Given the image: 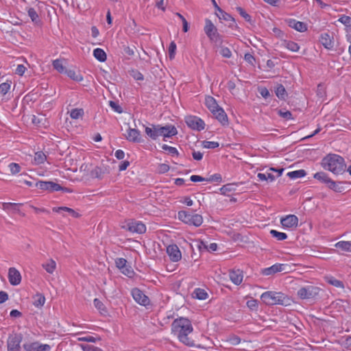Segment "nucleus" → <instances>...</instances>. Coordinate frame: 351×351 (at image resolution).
Wrapping results in <instances>:
<instances>
[{
  "label": "nucleus",
  "mask_w": 351,
  "mask_h": 351,
  "mask_svg": "<svg viewBox=\"0 0 351 351\" xmlns=\"http://www.w3.org/2000/svg\"><path fill=\"white\" fill-rule=\"evenodd\" d=\"M132 295L134 300L141 305L146 306L149 303V298L138 288L132 290Z\"/></svg>",
  "instance_id": "9b49d317"
},
{
  "label": "nucleus",
  "mask_w": 351,
  "mask_h": 351,
  "mask_svg": "<svg viewBox=\"0 0 351 351\" xmlns=\"http://www.w3.org/2000/svg\"><path fill=\"white\" fill-rule=\"evenodd\" d=\"M278 114L280 117H282L284 119H293L292 114L289 110L282 111V110H279Z\"/></svg>",
  "instance_id": "0e129e2a"
},
{
  "label": "nucleus",
  "mask_w": 351,
  "mask_h": 351,
  "mask_svg": "<svg viewBox=\"0 0 351 351\" xmlns=\"http://www.w3.org/2000/svg\"><path fill=\"white\" fill-rule=\"evenodd\" d=\"M45 302V298L41 293H37L33 297V304L36 307H41Z\"/></svg>",
  "instance_id": "7c9ffc66"
},
{
  "label": "nucleus",
  "mask_w": 351,
  "mask_h": 351,
  "mask_svg": "<svg viewBox=\"0 0 351 351\" xmlns=\"http://www.w3.org/2000/svg\"><path fill=\"white\" fill-rule=\"evenodd\" d=\"M203 223V217L198 214H194L191 217V222L189 225H193L196 227L200 226Z\"/></svg>",
  "instance_id": "c9c22d12"
},
{
  "label": "nucleus",
  "mask_w": 351,
  "mask_h": 351,
  "mask_svg": "<svg viewBox=\"0 0 351 351\" xmlns=\"http://www.w3.org/2000/svg\"><path fill=\"white\" fill-rule=\"evenodd\" d=\"M288 25L290 27L293 28L300 32H304L307 29L306 23L301 21H298L295 19H289L288 21Z\"/></svg>",
  "instance_id": "4be33fe9"
},
{
  "label": "nucleus",
  "mask_w": 351,
  "mask_h": 351,
  "mask_svg": "<svg viewBox=\"0 0 351 351\" xmlns=\"http://www.w3.org/2000/svg\"><path fill=\"white\" fill-rule=\"evenodd\" d=\"M121 271L123 274L130 278L132 277L134 275L133 269L131 268V267L128 266L127 265H125V267L124 269H121Z\"/></svg>",
  "instance_id": "052dcab7"
},
{
  "label": "nucleus",
  "mask_w": 351,
  "mask_h": 351,
  "mask_svg": "<svg viewBox=\"0 0 351 351\" xmlns=\"http://www.w3.org/2000/svg\"><path fill=\"white\" fill-rule=\"evenodd\" d=\"M169 170V166L166 164H160L158 167V171L160 173H165Z\"/></svg>",
  "instance_id": "774afa93"
},
{
  "label": "nucleus",
  "mask_w": 351,
  "mask_h": 351,
  "mask_svg": "<svg viewBox=\"0 0 351 351\" xmlns=\"http://www.w3.org/2000/svg\"><path fill=\"white\" fill-rule=\"evenodd\" d=\"M220 54L226 58H230L232 56V52L229 48L226 47H221L220 50Z\"/></svg>",
  "instance_id": "4d7b16f0"
},
{
  "label": "nucleus",
  "mask_w": 351,
  "mask_h": 351,
  "mask_svg": "<svg viewBox=\"0 0 351 351\" xmlns=\"http://www.w3.org/2000/svg\"><path fill=\"white\" fill-rule=\"evenodd\" d=\"M167 252L173 262H178L182 258V254L176 245H169L167 247Z\"/></svg>",
  "instance_id": "4468645a"
},
{
  "label": "nucleus",
  "mask_w": 351,
  "mask_h": 351,
  "mask_svg": "<svg viewBox=\"0 0 351 351\" xmlns=\"http://www.w3.org/2000/svg\"><path fill=\"white\" fill-rule=\"evenodd\" d=\"M126 228L131 232L143 234L146 231V227L141 221L131 220L127 225Z\"/></svg>",
  "instance_id": "9d476101"
},
{
  "label": "nucleus",
  "mask_w": 351,
  "mask_h": 351,
  "mask_svg": "<svg viewBox=\"0 0 351 351\" xmlns=\"http://www.w3.org/2000/svg\"><path fill=\"white\" fill-rule=\"evenodd\" d=\"M193 297L198 300H205L208 297V293L204 289L197 288L193 291Z\"/></svg>",
  "instance_id": "f704fd0d"
},
{
  "label": "nucleus",
  "mask_w": 351,
  "mask_h": 351,
  "mask_svg": "<svg viewBox=\"0 0 351 351\" xmlns=\"http://www.w3.org/2000/svg\"><path fill=\"white\" fill-rule=\"evenodd\" d=\"M261 298L267 305H284L288 301L287 296L281 292L266 291L262 293Z\"/></svg>",
  "instance_id": "7ed1b4c3"
},
{
  "label": "nucleus",
  "mask_w": 351,
  "mask_h": 351,
  "mask_svg": "<svg viewBox=\"0 0 351 351\" xmlns=\"http://www.w3.org/2000/svg\"><path fill=\"white\" fill-rule=\"evenodd\" d=\"M247 306L251 310H256L258 308V303L256 300H250L246 303Z\"/></svg>",
  "instance_id": "680f3d73"
},
{
  "label": "nucleus",
  "mask_w": 351,
  "mask_h": 351,
  "mask_svg": "<svg viewBox=\"0 0 351 351\" xmlns=\"http://www.w3.org/2000/svg\"><path fill=\"white\" fill-rule=\"evenodd\" d=\"M10 88V84L8 82L2 83L0 84V93L2 95H5Z\"/></svg>",
  "instance_id": "bf43d9fd"
},
{
  "label": "nucleus",
  "mask_w": 351,
  "mask_h": 351,
  "mask_svg": "<svg viewBox=\"0 0 351 351\" xmlns=\"http://www.w3.org/2000/svg\"><path fill=\"white\" fill-rule=\"evenodd\" d=\"M237 10L239 14L245 19L246 21L250 22L251 16L247 13H246V12L242 8L237 7Z\"/></svg>",
  "instance_id": "13d9d810"
},
{
  "label": "nucleus",
  "mask_w": 351,
  "mask_h": 351,
  "mask_svg": "<svg viewBox=\"0 0 351 351\" xmlns=\"http://www.w3.org/2000/svg\"><path fill=\"white\" fill-rule=\"evenodd\" d=\"M109 104L115 112L118 113H121L123 112L122 108L115 101H110Z\"/></svg>",
  "instance_id": "e2e57ef3"
},
{
  "label": "nucleus",
  "mask_w": 351,
  "mask_h": 351,
  "mask_svg": "<svg viewBox=\"0 0 351 351\" xmlns=\"http://www.w3.org/2000/svg\"><path fill=\"white\" fill-rule=\"evenodd\" d=\"M64 73H66L71 79L76 82H81L83 80L82 75L80 73L75 72L74 70L66 69Z\"/></svg>",
  "instance_id": "473e14b6"
},
{
  "label": "nucleus",
  "mask_w": 351,
  "mask_h": 351,
  "mask_svg": "<svg viewBox=\"0 0 351 351\" xmlns=\"http://www.w3.org/2000/svg\"><path fill=\"white\" fill-rule=\"evenodd\" d=\"M206 35L209 40L215 44H221L223 42L222 36L219 34L217 27L210 19L205 20V26L204 28Z\"/></svg>",
  "instance_id": "20e7f679"
},
{
  "label": "nucleus",
  "mask_w": 351,
  "mask_h": 351,
  "mask_svg": "<svg viewBox=\"0 0 351 351\" xmlns=\"http://www.w3.org/2000/svg\"><path fill=\"white\" fill-rule=\"evenodd\" d=\"M125 138L128 141L133 143H141L142 141L140 131L130 128L127 130Z\"/></svg>",
  "instance_id": "f3484780"
},
{
  "label": "nucleus",
  "mask_w": 351,
  "mask_h": 351,
  "mask_svg": "<svg viewBox=\"0 0 351 351\" xmlns=\"http://www.w3.org/2000/svg\"><path fill=\"white\" fill-rule=\"evenodd\" d=\"M287 267L288 265L287 264L276 263L269 267L262 269L261 273L264 276H272L286 270Z\"/></svg>",
  "instance_id": "1a4fd4ad"
},
{
  "label": "nucleus",
  "mask_w": 351,
  "mask_h": 351,
  "mask_svg": "<svg viewBox=\"0 0 351 351\" xmlns=\"http://www.w3.org/2000/svg\"><path fill=\"white\" fill-rule=\"evenodd\" d=\"M319 289L317 287L308 285L300 288L298 291V295L300 298L304 300L313 299L318 295Z\"/></svg>",
  "instance_id": "39448f33"
},
{
  "label": "nucleus",
  "mask_w": 351,
  "mask_h": 351,
  "mask_svg": "<svg viewBox=\"0 0 351 351\" xmlns=\"http://www.w3.org/2000/svg\"><path fill=\"white\" fill-rule=\"evenodd\" d=\"M46 160L45 154L42 152H38L35 154L34 161L37 165L43 164Z\"/></svg>",
  "instance_id": "49530a36"
},
{
  "label": "nucleus",
  "mask_w": 351,
  "mask_h": 351,
  "mask_svg": "<svg viewBox=\"0 0 351 351\" xmlns=\"http://www.w3.org/2000/svg\"><path fill=\"white\" fill-rule=\"evenodd\" d=\"M104 173V171L101 169V167H95L90 173V176L93 178H101L102 175Z\"/></svg>",
  "instance_id": "79ce46f5"
},
{
  "label": "nucleus",
  "mask_w": 351,
  "mask_h": 351,
  "mask_svg": "<svg viewBox=\"0 0 351 351\" xmlns=\"http://www.w3.org/2000/svg\"><path fill=\"white\" fill-rule=\"evenodd\" d=\"M338 21L348 27L351 26V17L348 16L343 15Z\"/></svg>",
  "instance_id": "6e6d98bb"
},
{
  "label": "nucleus",
  "mask_w": 351,
  "mask_h": 351,
  "mask_svg": "<svg viewBox=\"0 0 351 351\" xmlns=\"http://www.w3.org/2000/svg\"><path fill=\"white\" fill-rule=\"evenodd\" d=\"M217 16L220 20H223L226 21H231L232 23H230L229 27H233V26L237 27V25L235 24L234 19L229 14L224 12L223 10H221L219 7H217Z\"/></svg>",
  "instance_id": "aec40b11"
},
{
  "label": "nucleus",
  "mask_w": 351,
  "mask_h": 351,
  "mask_svg": "<svg viewBox=\"0 0 351 351\" xmlns=\"http://www.w3.org/2000/svg\"><path fill=\"white\" fill-rule=\"evenodd\" d=\"M115 264L117 267L121 270V269H124L125 267V265H127V261L123 258H119L116 259Z\"/></svg>",
  "instance_id": "864d4df0"
},
{
  "label": "nucleus",
  "mask_w": 351,
  "mask_h": 351,
  "mask_svg": "<svg viewBox=\"0 0 351 351\" xmlns=\"http://www.w3.org/2000/svg\"><path fill=\"white\" fill-rule=\"evenodd\" d=\"M162 149L163 150L167 151L169 154L171 156H178V151L176 147L169 146L166 144L162 145Z\"/></svg>",
  "instance_id": "de8ad7c7"
},
{
  "label": "nucleus",
  "mask_w": 351,
  "mask_h": 351,
  "mask_svg": "<svg viewBox=\"0 0 351 351\" xmlns=\"http://www.w3.org/2000/svg\"><path fill=\"white\" fill-rule=\"evenodd\" d=\"M280 222L284 227L292 228L298 226V219L294 215H289L282 218Z\"/></svg>",
  "instance_id": "6ab92c4d"
},
{
  "label": "nucleus",
  "mask_w": 351,
  "mask_h": 351,
  "mask_svg": "<svg viewBox=\"0 0 351 351\" xmlns=\"http://www.w3.org/2000/svg\"><path fill=\"white\" fill-rule=\"evenodd\" d=\"M319 41L326 49H331L334 47L332 38L328 33L322 34Z\"/></svg>",
  "instance_id": "5701e85b"
},
{
  "label": "nucleus",
  "mask_w": 351,
  "mask_h": 351,
  "mask_svg": "<svg viewBox=\"0 0 351 351\" xmlns=\"http://www.w3.org/2000/svg\"><path fill=\"white\" fill-rule=\"evenodd\" d=\"M8 278L11 285H18L21 281L20 272L14 267H10L8 271Z\"/></svg>",
  "instance_id": "a211bd4d"
},
{
  "label": "nucleus",
  "mask_w": 351,
  "mask_h": 351,
  "mask_svg": "<svg viewBox=\"0 0 351 351\" xmlns=\"http://www.w3.org/2000/svg\"><path fill=\"white\" fill-rule=\"evenodd\" d=\"M21 334H12L8 337L7 344L8 351H20L21 343L22 341Z\"/></svg>",
  "instance_id": "423d86ee"
},
{
  "label": "nucleus",
  "mask_w": 351,
  "mask_h": 351,
  "mask_svg": "<svg viewBox=\"0 0 351 351\" xmlns=\"http://www.w3.org/2000/svg\"><path fill=\"white\" fill-rule=\"evenodd\" d=\"M193 215L189 213L185 210L179 211L178 213V219L184 223L189 224L191 222V217Z\"/></svg>",
  "instance_id": "2f4dec72"
},
{
  "label": "nucleus",
  "mask_w": 351,
  "mask_h": 351,
  "mask_svg": "<svg viewBox=\"0 0 351 351\" xmlns=\"http://www.w3.org/2000/svg\"><path fill=\"white\" fill-rule=\"evenodd\" d=\"M10 171L12 174L14 175L20 172L21 166L16 162H12L9 165Z\"/></svg>",
  "instance_id": "3c124183"
},
{
  "label": "nucleus",
  "mask_w": 351,
  "mask_h": 351,
  "mask_svg": "<svg viewBox=\"0 0 351 351\" xmlns=\"http://www.w3.org/2000/svg\"><path fill=\"white\" fill-rule=\"evenodd\" d=\"M282 45L293 52L298 51L300 49L298 44L291 40H284L282 43Z\"/></svg>",
  "instance_id": "cd10ccee"
},
{
  "label": "nucleus",
  "mask_w": 351,
  "mask_h": 351,
  "mask_svg": "<svg viewBox=\"0 0 351 351\" xmlns=\"http://www.w3.org/2000/svg\"><path fill=\"white\" fill-rule=\"evenodd\" d=\"M185 122L188 127L194 130L201 131L203 130L205 128L204 121L196 116L186 117L185 119Z\"/></svg>",
  "instance_id": "0eeeda50"
},
{
  "label": "nucleus",
  "mask_w": 351,
  "mask_h": 351,
  "mask_svg": "<svg viewBox=\"0 0 351 351\" xmlns=\"http://www.w3.org/2000/svg\"><path fill=\"white\" fill-rule=\"evenodd\" d=\"M335 246L343 251L351 252V241H341L337 242Z\"/></svg>",
  "instance_id": "72a5a7b5"
},
{
  "label": "nucleus",
  "mask_w": 351,
  "mask_h": 351,
  "mask_svg": "<svg viewBox=\"0 0 351 351\" xmlns=\"http://www.w3.org/2000/svg\"><path fill=\"white\" fill-rule=\"evenodd\" d=\"M84 351H99V348L90 346V345H80Z\"/></svg>",
  "instance_id": "338daca9"
},
{
  "label": "nucleus",
  "mask_w": 351,
  "mask_h": 351,
  "mask_svg": "<svg viewBox=\"0 0 351 351\" xmlns=\"http://www.w3.org/2000/svg\"><path fill=\"white\" fill-rule=\"evenodd\" d=\"M27 14L34 23H38L40 22L39 16L34 8H29L27 10Z\"/></svg>",
  "instance_id": "37998d69"
},
{
  "label": "nucleus",
  "mask_w": 351,
  "mask_h": 351,
  "mask_svg": "<svg viewBox=\"0 0 351 351\" xmlns=\"http://www.w3.org/2000/svg\"><path fill=\"white\" fill-rule=\"evenodd\" d=\"M84 112L82 108H74L70 112V117L73 119H77L84 116Z\"/></svg>",
  "instance_id": "ea45409f"
},
{
  "label": "nucleus",
  "mask_w": 351,
  "mask_h": 351,
  "mask_svg": "<svg viewBox=\"0 0 351 351\" xmlns=\"http://www.w3.org/2000/svg\"><path fill=\"white\" fill-rule=\"evenodd\" d=\"M94 306L95 308L99 311L101 315H106L108 313V311L104 304V303L100 301L99 299L95 298L93 301Z\"/></svg>",
  "instance_id": "e433bc0d"
},
{
  "label": "nucleus",
  "mask_w": 351,
  "mask_h": 351,
  "mask_svg": "<svg viewBox=\"0 0 351 351\" xmlns=\"http://www.w3.org/2000/svg\"><path fill=\"white\" fill-rule=\"evenodd\" d=\"M276 95L280 99H285L287 97V91L282 84H278L276 88Z\"/></svg>",
  "instance_id": "58836bf2"
},
{
  "label": "nucleus",
  "mask_w": 351,
  "mask_h": 351,
  "mask_svg": "<svg viewBox=\"0 0 351 351\" xmlns=\"http://www.w3.org/2000/svg\"><path fill=\"white\" fill-rule=\"evenodd\" d=\"M202 145L204 148H206V149H215V148L218 147L219 144L218 142H215V141H204L202 142Z\"/></svg>",
  "instance_id": "09e8293b"
},
{
  "label": "nucleus",
  "mask_w": 351,
  "mask_h": 351,
  "mask_svg": "<svg viewBox=\"0 0 351 351\" xmlns=\"http://www.w3.org/2000/svg\"><path fill=\"white\" fill-rule=\"evenodd\" d=\"M53 66L60 73H64L66 70L62 64V60L56 59L53 61Z\"/></svg>",
  "instance_id": "a19ab883"
},
{
  "label": "nucleus",
  "mask_w": 351,
  "mask_h": 351,
  "mask_svg": "<svg viewBox=\"0 0 351 351\" xmlns=\"http://www.w3.org/2000/svg\"><path fill=\"white\" fill-rule=\"evenodd\" d=\"M306 173L304 169L296 170L290 171L287 173V176L291 179H296L304 177Z\"/></svg>",
  "instance_id": "4c0bfd02"
},
{
  "label": "nucleus",
  "mask_w": 351,
  "mask_h": 351,
  "mask_svg": "<svg viewBox=\"0 0 351 351\" xmlns=\"http://www.w3.org/2000/svg\"><path fill=\"white\" fill-rule=\"evenodd\" d=\"M42 267L48 274H52L56 269V263L53 259L50 258L42 264Z\"/></svg>",
  "instance_id": "a878e982"
},
{
  "label": "nucleus",
  "mask_w": 351,
  "mask_h": 351,
  "mask_svg": "<svg viewBox=\"0 0 351 351\" xmlns=\"http://www.w3.org/2000/svg\"><path fill=\"white\" fill-rule=\"evenodd\" d=\"M152 128L145 127V131L147 136L153 140H156L158 137V125H152Z\"/></svg>",
  "instance_id": "bb28decb"
},
{
  "label": "nucleus",
  "mask_w": 351,
  "mask_h": 351,
  "mask_svg": "<svg viewBox=\"0 0 351 351\" xmlns=\"http://www.w3.org/2000/svg\"><path fill=\"white\" fill-rule=\"evenodd\" d=\"M231 281L236 285H240L243 281V271L240 269H233L229 274Z\"/></svg>",
  "instance_id": "412c9836"
},
{
  "label": "nucleus",
  "mask_w": 351,
  "mask_h": 351,
  "mask_svg": "<svg viewBox=\"0 0 351 351\" xmlns=\"http://www.w3.org/2000/svg\"><path fill=\"white\" fill-rule=\"evenodd\" d=\"M176 43L172 41L169 47V56L171 60L173 59L176 54Z\"/></svg>",
  "instance_id": "603ef678"
},
{
  "label": "nucleus",
  "mask_w": 351,
  "mask_h": 351,
  "mask_svg": "<svg viewBox=\"0 0 351 351\" xmlns=\"http://www.w3.org/2000/svg\"><path fill=\"white\" fill-rule=\"evenodd\" d=\"M207 182H221V176L219 173H215L206 178Z\"/></svg>",
  "instance_id": "69168bd1"
},
{
  "label": "nucleus",
  "mask_w": 351,
  "mask_h": 351,
  "mask_svg": "<svg viewBox=\"0 0 351 351\" xmlns=\"http://www.w3.org/2000/svg\"><path fill=\"white\" fill-rule=\"evenodd\" d=\"M270 234L272 237H275L278 241H283L287 238L286 233L278 232L275 230H271Z\"/></svg>",
  "instance_id": "a18cd8bd"
},
{
  "label": "nucleus",
  "mask_w": 351,
  "mask_h": 351,
  "mask_svg": "<svg viewBox=\"0 0 351 351\" xmlns=\"http://www.w3.org/2000/svg\"><path fill=\"white\" fill-rule=\"evenodd\" d=\"M193 330L191 321L183 317L176 319L171 324L172 333L186 346H193L194 345L193 341L188 337L193 332Z\"/></svg>",
  "instance_id": "f257e3e1"
},
{
  "label": "nucleus",
  "mask_w": 351,
  "mask_h": 351,
  "mask_svg": "<svg viewBox=\"0 0 351 351\" xmlns=\"http://www.w3.org/2000/svg\"><path fill=\"white\" fill-rule=\"evenodd\" d=\"M313 178L320 182L325 184L328 188H333L335 181L329 178V176L324 171L317 172L314 174Z\"/></svg>",
  "instance_id": "2eb2a0df"
},
{
  "label": "nucleus",
  "mask_w": 351,
  "mask_h": 351,
  "mask_svg": "<svg viewBox=\"0 0 351 351\" xmlns=\"http://www.w3.org/2000/svg\"><path fill=\"white\" fill-rule=\"evenodd\" d=\"M93 56L97 60L101 62H105L107 58L106 52L100 48L94 49Z\"/></svg>",
  "instance_id": "c756f323"
},
{
  "label": "nucleus",
  "mask_w": 351,
  "mask_h": 351,
  "mask_svg": "<svg viewBox=\"0 0 351 351\" xmlns=\"http://www.w3.org/2000/svg\"><path fill=\"white\" fill-rule=\"evenodd\" d=\"M26 351H50L51 346L48 344H41L38 341L23 344Z\"/></svg>",
  "instance_id": "f8f14e48"
},
{
  "label": "nucleus",
  "mask_w": 351,
  "mask_h": 351,
  "mask_svg": "<svg viewBox=\"0 0 351 351\" xmlns=\"http://www.w3.org/2000/svg\"><path fill=\"white\" fill-rule=\"evenodd\" d=\"M327 282L330 284V285H332L336 287H338V288H341V289H343L344 288V285H343V282L341 280H339L337 279H336L334 277H329L327 278Z\"/></svg>",
  "instance_id": "c03bdc74"
},
{
  "label": "nucleus",
  "mask_w": 351,
  "mask_h": 351,
  "mask_svg": "<svg viewBox=\"0 0 351 351\" xmlns=\"http://www.w3.org/2000/svg\"><path fill=\"white\" fill-rule=\"evenodd\" d=\"M36 186L41 190L50 192L63 190V188L60 184L51 181H39L36 182Z\"/></svg>",
  "instance_id": "6e6552de"
},
{
  "label": "nucleus",
  "mask_w": 351,
  "mask_h": 351,
  "mask_svg": "<svg viewBox=\"0 0 351 351\" xmlns=\"http://www.w3.org/2000/svg\"><path fill=\"white\" fill-rule=\"evenodd\" d=\"M158 136H163L165 138H170L178 134V130L174 125H168L165 126H160L158 125Z\"/></svg>",
  "instance_id": "ddd939ff"
},
{
  "label": "nucleus",
  "mask_w": 351,
  "mask_h": 351,
  "mask_svg": "<svg viewBox=\"0 0 351 351\" xmlns=\"http://www.w3.org/2000/svg\"><path fill=\"white\" fill-rule=\"evenodd\" d=\"M215 118L223 125H228V119L226 113L223 110V108H218V110H215L212 113Z\"/></svg>",
  "instance_id": "b1692460"
},
{
  "label": "nucleus",
  "mask_w": 351,
  "mask_h": 351,
  "mask_svg": "<svg viewBox=\"0 0 351 351\" xmlns=\"http://www.w3.org/2000/svg\"><path fill=\"white\" fill-rule=\"evenodd\" d=\"M53 211L56 213H61L62 211H65L75 218H77L80 216V215L77 213H76L73 209L66 206L54 207L53 208Z\"/></svg>",
  "instance_id": "c85d7f7f"
},
{
  "label": "nucleus",
  "mask_w": 351,
  "mask_h": 351,
  "mask_svg": "<svg viewBox=\"0 0 351 351\" xmlns=\"http://www.w3.org/2000/svg\"><path fill=\"white\" fill-rule=\"evenodd\" d=\"M205 104L209 110L213 113L218 108H221L217 103L214 97L211 96H206L205 98Z\"/></svg>",
  "instance_id": "393cba45"
},
{
  "label": "nucleus",
  "mask_w": 351,
  "mask_h": 351,
  "mask_svg": "<svg viewBox=\"0 0 351 351\" xmlns=\"http://www.w3.org/2000/svg\"><path fill=\"white\" fill-rule=\"evenodd\" d=\"M313 178L320 182L325 184L328 188H333L335 181L329 178V176L324 171L317 172L314 174Z\"/></svg>",
  "instance_id": "dca6fc26"
},
{
  "label": "nucleus",
  "mask_w": 351,
  "mask_h": 351,
  "mask_svg": "<svg viewBox=\"0 0 351 351\" xmlns=\"http://www.w3.org/2000/svg\"><path fill=\"white\" fill-rule=\"evenodd\" d=\"M227 341L232 346H236L240 343L241 338L235 335H230Z\"/></svg>",
  "instance_id": "8fccbe9b"
},
{
  "label": "nucleus",
  "mask_w": 351,
  "mask_h": 351,
  "mask_svg": "<svg viewBox=\"0 0 351 351\" xmlns=\"http://www.w3.org/2000/svg\"><path fill=\"white\" fill-rule=\"evenodd\" d=\"M344 183H346V182H335L334 187L329 188V189L335 192L341 193L344 190L343 187L341 186Z\"/></svg>",
  "instance_id": "5fc2aeb1"
},
{
  "label": "nucleus",
  "mask_w": 351,
  "mask_h": 351,
  "mask_svg": "<svg viewBox=\"0 0 351 351\" xmlns=\"http://www.w3.org/2000/svg\"><path fill=\"white\" fill-rule=\"evenodd\" d=\"M321 165L325 170H328L335 175H341L346 169L344 158L335 154H329L324 157Z\"/></svg>",
  "instance_id": "f03ea898"
}]
</instances>
